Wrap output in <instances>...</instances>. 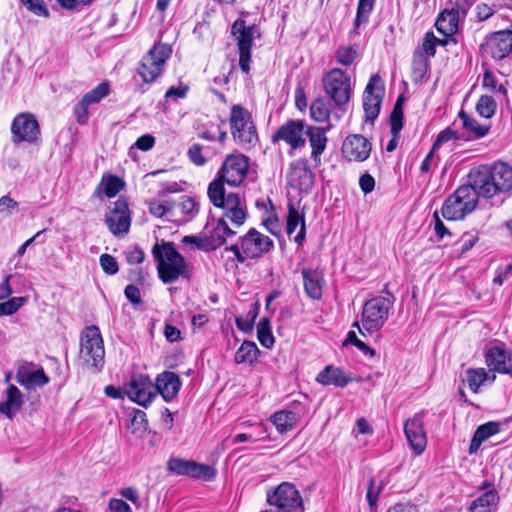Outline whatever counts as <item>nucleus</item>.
<instances>
[{
	"instance_id": "864d4df0",
	"label": "nucleus",
	"mask_w": 512,
	"mask_h": 512,
	"mask_svg": "<svg viewBox=\"0 0 512 512\" xmlns=\"http://www.w3.org/2000/svg\"><path fill=\"white\" fill-rule=\"evenodd\" d=\"M461 137L458 135L457 131L446 128L442 130L436 137L433 145L432 150H438L444 143L450 141V140H459Z\"/></svg>"
},
{
	"instance_id": "1a4fd4ad",
	"label": "nucleus",
	"mask_w": 512,
	"mask_h": 512,
	"mask_svg": "<svg viewBox=\"0 0 512 512\" xmlns=\"http://www.w3.org/2000/svg\"><path fill=\"white\" fill-rule=\"evenodd\" d=\"M231 34L237 42L240 69L248 74L250 71L253 41L261 36L260 31L256 25L247 26L243 19H237L232 24Z\"/></svg>"
},
{
	"instance_id": "5fc2aeb1",
	"label": "nucleus",
	"mask_w": 512,
	"mask_h": 512,
	"mask_svg": "<svg viewBox=\"0 0 512 512\" xmlns=\"http://www.w3.org/2000/svg\"><path fill=\"white\" fill-rule=\"evenodd\" d=\"M6 394H7L6 401H8L17 410L20 411L24 404V400H23V395H22L21 391L19 390V388L16 387L15 385L11 384L7 387Z\"/></svg>"
},
{
	"instance_id": "9d476101",
	"label": "nucleus",
	"mask_w": 512,
	"mask_h": 512,
	"mask_svg": "<svg viewBox=\"0 0 512 512\" xmlns=\"http://www.w3.org/2000/svg\"><path fill=\"white\" fill-rule=\"evenodd\" d=\"M172 47L165 43H155L142 58L138 73L142 80L151 83L162 73L166 61L171 57Z\"/></svg>"
},
{
	"instance_id": "8fccbe9b",
	"label": "nucleus",
	"mask_w": 512,
	"mask_h": 512,
	"mask_svg": "<svg viewBox=\"0 0 512 512\" xmlns=\"http://www.w3.org/2000/svg\"><path fill=\"white\" fill-rule=\"evenodd\" d=\"M385 92L384 81L378 74H374L370 77L368 84L364 90L366 96H381Z\"/></svg>"
},
{
	"instance_id": "f8f14e48",
	"label": "nucleus",
	"mask_w": 512,
	"mask_h": 512,
	"mask_svg": "<svg viewBox=\"0 0 512 512\" xmlns=\"http://www.w3.org/2000/svg\"><path fill=\"white\" fill-rule=\"evenodd\" d=\"M169 472L178 476H187L193 479H202L204 481H212L216 477L214 467L198 463L194 460H186L183 458L171 457L167 462Z\"/></svg>"
},
{
	"instance_id": "cd10ccee",
	"label": "nucleus",
	"mask_w": 512,
	"mask_h": 512,
	"mask_svg": "<svg viewBox=\"0 0 512 512\" xmlns=\"http://www.w3.org/2000/svg\"><path fill=\"white\" fill-rule=\"evenodd\" d=\"M329 126L327 128L319 126H306L305 135L309 139L311 146V158L315 162H320L321 155L326 149L328 138L326 136Z\"/></svg>"
},
{
	"instance_id": "603ef678",
	"label": "nucleus",
	"mask_w": 512,
	"mask_h": 512,
	"mask_svg": "<svg viewBox=\"0 0 512 512\" xmlns=\"http://www.w3.org/2000/svg\"><path fill=\"white\" fill-rule=\"evenodd\" d=\"M30 12L37 16L48 17L49 11L42 0H19Z\"/></svg>"
},
{
	"instance_id": "a211bd4d",
	"label": "nucleus",
	"mask_w": 512,
	"mask_h": 512,
	"mask_svg": "<svg viewBox=\"0 0 512 512\" xmlns=\"http://www.w3.org/2000/svg\"><path fill=\"white\" fill-rule=\"evenodd\" d=\"M286 179L291 188L305 193L310 192L315 184V174L307 165V160L292 162Z\"/></svg>"
},
{
	"instance_id": "680f3d73",
	"label": "nucleus",
	"mask_w": 512,
	"mask_h": 512,
	"mask_svg": "<svg viewBox=\"0 0 512 512\" xmlns=\"http://www.w3.org/2000/svg\"><path fill=\"white\" fill-rule=\"evenodd\" d=\"M125 258L130 265L140 264L145 259V253L138 245L124 252Z\"/></svg>"
},
{
	"instance_id": "20e7f679",
	"label": "nucleus",
	"mask_w": 512,
	"mask_h": 512,
	"mask_svg": "<svg viewBox=\"0 0 512 512\" xmlns=\"http://www.w3.org/2000/svg\"><path fill=\"white\" fill-rule=\"evenodd\" d=\"M384 291L387 293V297L377 296L365 302L361 318L362 328L357 321L352 325L363 336H366V333L372 334L379 331L388 319L395 297L387 290V286H385Z\"/></svg>"
},
{
	"instance_id": "3c124183",
	"label": "nucleus",
	"mask_w": 512,
	"mask_h": 512,
	"mask_svg": "<svg viewBox=\"0 0 512 512\" xmlns=\"http://www.w3.org/2000/svg\"><path fill=\"white\" fill-rule=\"evenodd\" d=\"M205 236L206 252L214 251L225 244V239L222 236L221 231L218 230V224L208 235Z\"/></svg>"
},
{
	"instance_id": "6e6d98bb",
	"label": "nucleus",
	"mask_w": 512,
	"mask_h": 512,
	"mask_svg": "<svg viewBox=\"0 0 512 512\" xmlns=\"http://www.w3.org/2000/svg\"><path fill=\"white\" fill-rule=\"evenodd\" d=\"M99 261L101 268L106 274L115 275L118 272V262L112 255L106 253L102 254Z\"/></svg>"
},
{
	"instance_id": "4c0bfd02",
	"label": "nucleus",
	"mask_w": 512,
	"mask_h": 512,
	"mask_svg": "<svg viewBox=\"0 0 512 512\" xmlns=\"http://www.w3.org/2000/svg\"><path fill=\"white\" fill-rule=\"evenodd\" d=\"M101 99L102 98H81V100L75 104L73 114L79 125L87 124L89 120V106L99 103Z\"/></svg>"
},
{
	"instance_id": "e433bc0d",
	"label": "nucleus",
	"mask_w": 512,
	"mask_h": 512,
	"mask_svg": "<svg viewBox=\"0 0 512 512\" xmlns=\"http://www.w3.org/2000/svg\"><path fill=\"white\" fill-rule=\"evenodd\" d=\"M408 98H397L389 116L391 134L401 133L404 127V105Z\"/></svg>"
},
{
	"instance_id": "0e129e2a",
	"label": "nucleus",
	"mask_w": 512,
	"mask_h": 512,
	"mask_svg": "<svg viewBox=\"0 0 512 512\" xmlns=\"http://www.w3.org/2000/svg\"><path fill=\"white\" fill-rule=\"evenodd\" d=\"M124 295L127 298V300L135 306L142 303L140 290L137 285H127L124 289Z\"/></svg>"
},
{
	"instance_id": "bb28decb",
	"label": "nucleus",
	"mask_w": 512,
	"mask_h": 512,
	"mask_svg": "<svg viewBox=\"0 0 512 512\" xmlns=\"http://www.w3.org/2000/svg\"><path fill=\"white\" fill-rule=\"evenodd\" d=\"M353 378L348 375L342 368L334 365H327L316 376V381L322 385L344 388Z\"/></svg>"
},
{
	"instance_id": "bf43d9fd",
	"label": "nucleus",
	"mask_w": 512,
	"mask_h": 512,
	"mask_svg": "<svg viewBox=\"0 0 512 512\" xmlns=\"http://www.w3.org/2000/svg\"><path fill=\"white\" fill-rule=\"evenodd\" d=\"M439 43V39L435 37L433 32L426 33L423 43H422V52L425 56L430 57L434 56L436 51V46Z\"/></svg>"
},
{
	"instance_id": "09e8293b",
	"label": "nucleus",
	"mask_w": 512,
	"mask_h": 512,
	"mask_svg": "<svg viewBox=\"0 0 512 512\" xmlns=\"http://www.w3.org/2000/svg\"><path fill=\"white\" fill-rule=\"evenodd\" d=\"M27 301L25 297H13L0 303V317L16 313Z\"/></svg>"
},
{
	"instance_id": "7c9ffc66",
	"label": "nucleus",
	"mask_w": 512,
	"mask_h": 512,
	"mask_svg": "<svg viewBox=\"0 0 512 512\" xmlns=\"http://www.w3.org/2000/svg\"><path fill=\"white\" fill-rule=\"evenodd\" d=\"M500 497L495 488L487 490L482 495L474 499L469 507L470 512H491L496 509Z\"/></svg>"
},
{
	"instance_id": "ea45409f",
	"label": "nucleus",
	"mask_w": 512,
	"mask_h": 512,
	"mask_svg": "<svg viewBox=\"0 0 512 512\" xmlns=\"http://www.w3.org/2000/svg\"><path fill=\"white\" fill-rule=\"evenodd\" d=\"M257 338L260 344L265 348H272L275 338L272 334L270 319L263 317L257 324Z\"/></svg>"
},
{
	"instance_id": "58836bf2",
	"label": "nucleus",
	"mask_w": 512,
	"mask_h": 512,
	"mask_svg": "<svg viewBox=\"0 0 512 512\" xmlns=\"http://www.w3.org/2000/svg\"><path fill=\"white\" fill-rule=\"evenodd\" d=\"M428 71V58L423 52L416 51L412 61V79L415 83H421Z\"/></svg>"
},
{
	"instance_id": "f03ea898",
	"label": "nucleus",
	"mask_w": 512,
	"mask_h": 512,
	"mask_svg": "<svg viewBox=\"0 0 512 512\" xmlns=\"http://www.w3.org/2000/svg\"><path fill=\"white\" fill-rule=\"evenodd\" d=\"M467 179L479 198L491 199L512 190V167L502 161L480 164L470 169Z\"/></svg>"
},
{
	"instance_id": "4468645a",
	"label": "nucleus",
	"mask_w": 512,
	"mask_h": 512,
	"mask_svg": "<svg viewBox=\"0 0 512 512\" xmlns=\"http://www.w3.org/2000/svg\"><path fill=\"white\" fill-rule=\"evenodd\" d=\"M241 247L247 259L257 260L270 253L275 245L269 236L255 228H250L246 234L241 236Z\"/></svg>"
},
{
	"instance_id": "f704fd0d",
	"label": "nucleus",
	"mask_w": 512,
	"mask_h": 512,
	"mask_svg": "<svg viewBox=\"0 0 512 512\" xmlns=\"http://www.w3.org/2000/svg\"><path fill=\"white\" fill-rule=\"evenodd\" d=\"M260 354V350L253 341L245 340L236 351L234 355V362L236 364H248L253 366Z\"/></svg>"
},
{
	"instance_id": "f3484780",
	"label": "nucleus",
	"mask_w": 512,
	"mask_h": 512,
	"mask_svg": "<svg viewBox=\"0 0 512 512\" xmlns=\"http://www.w3.org/2000/svg\"><path fill=\"white\" fill-rule=\"evenodd\" d=\"M105 223L115 236L128 233L131 217L128 203L124 198H119L113 203V208L105 217Z\"/></svg>"
},
{
	"instance_id": "4be33fe9",
	"label": "nucleus",
	"mask_w": 512,
	"mask_h": 512,
	"mask_svg": "<svg viewBox=\"0 0 512 512\" xmlns=\"http://www.w3.org/2000/svg\"><path fill=\"white\" fill-rule=\"evenodd\" d=\"M371 143L360 134H352L345 138L342 144V155L349 161L363 162L370 156Z\"/></svg>"
},
{
	"instance_id": "13d9d810",
	"label": "nucleus",
	"mask_w": 512,
	"mask_h": 512,
	"mask_svg": "<svg viewBox=\"0 0 512 512\" xmlns=\"http://www.w3.org/2000/svg\"><path fill=\"white\" fill-rule=\"evenodd\" d=\"M174 202H167L160 204L155 201L149 203V212L151 215L162 218L164 215L169 214L173 210Z\"/></svg>"
},
{
	"instance_id": "7ed1b4c3",
	"label": "nucleus",
	"mask_w": 512,
	"mask_h": 512,
	"mask_svg": "<svg viewBox=\"0 0 512 512\" xmlns=\"http://www.w3.org/2000/svg\"><path fill=\"white\" fill-rule=\"evenodd\" d=\"M151 252L156 262L158 277L164 284L174 283L179 278L190 279L189 265L176 250L173 242L157 241Z\"/></svg>"
},
{
	"instance_id": "c9c22d12",
	"label": "nucleus",
	"mask_w": 512,
	"mask_h": 512,
	"mask_svg": "<svg viewBox=\"0 0 512 512\" xmlns=\"http://www.w3.org/2000/svg\"><path fill=\"white\" fill-rule=\"evenodd\" d=\"M505 84L506 81H501L493 73L486 71L482 79L483 94L481 96H492L493 94L506 95Z\"/></svg>"
},
{
	"instance_id": "473e14b6",
	"label": "nucleus",
	"mask_w": 512,
	"mask_h": 512,
	"mask_svg": "<svg viewBox=\"0 0 512 512\" xmlns=\"http://www.w3.org/2000/svg\"><path fill=\"white\" fill-rule=\"evenodd\" d=\"M459 118L462 120L463 128L469 133L464 140H477L485 137L490 130V126L481 125L477 120L469 117V115L461 110L458 114Z\"/></svg>"
},
{
	"instance_id": "f257e3e1",
	"label": "nucleus",
	"mask_w": 512,
	"mask_h": 512,
	"mask_svg": "<svg viewBox=\"0 0 512 512\" xmlns=\"http://www.w3.org/2000/svg\"><path fill=\"white\" fill-rule=\"evenodd\" d=\"M249 157L244 154H230L222 163L216 178L209 184L207 195L210 202L225 211L234 226L240 227L247 218L245 200L239 193H226L224 184L239 186L247 177Z\"/></svg>"
},
{
	"instance_id": "49530a36",
	"label": "nucleus",
	"mask_w": 512,
	"mask_h": 512,
	"mask_svg": "<svg viewBox=\"0 0 512 512\" xmlns=\"http://www.w3.org/2000/svg\"><path fill=\"white\" fill-rule=\"evenodd\" d=\"M335 57L339 64L349 66L357 59L358 51L355 46L341 45L337 48Z\"/></svg>"
},
{
	"instance_id": "9b49d317",
	"label": "nucleus",
	"mask_w": 512,
	"mask_h": 512,
	"mask_svg": "<svg viewBox=\"0 0 512 512\" xmlns=\"http://www.w3.org/2000/svg\"><path fill=\"white\" fill-rule=\"evenodd\" d=\"M305 130L304 120L289 119L271 135V143L276 145L284 142L289 146V154L291 155L293 151L305 146Z\"/></svg>"
},
{
	"instance_id": "0eeeda50",
	"label": "nucleus",
	"mask_w": 512,
	"mask_h": 512,
	"mask_svg": "<svg viewBox=\"0 0 512 512\" xmlns=\"http://www.w3.org/2000/svg\"><path fill=\"white\" fill-rule=\"evenodd\" d=\"M230 129L235 143L247 150L254 147L258 142L256 127L252 121L249 111L240 106L234 105L230 114Z\"/></svg>"
},
{
	"instance_id": "6ab92c4d",
	"label": "nucleus",
	"mask_w": 512,
	"mask_h": 512,
	"mask_svg": "<svg viewBox=\"0 0 512 512\" xmlns=\"http://www.w3.org/2000/svg\"><path fill=\"white\" fill-rule=\"evenodd\" d=\"M481 50L493 59H504L512 51L511 33L507 30H501L490 34L481 45Z\"/></svg>"
},
{
	"instance_id": "393cba45",
	"label": "nucleus",
	"mask_w": 512,
	"mask_h": 512,
	"mask_svg": "<svg viewBox=\"0 0 512 512\" xmlns=\"http://www.w3.org/2000/svg\"><path fill=\"white\" fill-rule=\"evenodd\" d=\"M301 274L306 295L313 300H320L325 286L323 272L319 269L303 268Z\"/></svg>"
},
{
	"instance_id": "a19ab883",
	"label": "nucleus",
	"mask_w": 512,
	"mask_h": 512,
	"mask_svg": "<svg viewBox=\"0 0 512 512\" xmlns=\"http://www.w3.org/2000/svg\"><path fill=\"white\" fill-rule=\"evenodd\" d=\"M382 106V98H364V120L367 123L374 124L378 118Z\"/></svg>"
},
{
	"instance_id": "ddd939ff",
	"label": "nucleus",
	"mask_w": 512,
	"mask_h": 512,
	"mask_svg": "<svg viewBox=\"0 0 512 512\" xmlns=\"http://www.w3.org/2000/svg\"><path fill=\"white\" fill-rule=\"evenodd\" d=\"M125 394L138 405L147 408L157 396L155 383L148 375H134L130 379Z\"/></svg>"
},
{
	"instance_id": "c756f323",
	"label": "nucleus",
	"mask_w": 512,
	"mask_h": 512,
	"mask_svg": "<svg viewBox=\"0 0 512 512\" xmlns=\"http://www.w3.org/2000/svg\"><path fill=\"white\" fill-rule=\"evenodd\" d=\"M459 11L455 9L444 10L438 16L435 26L444 36H451L458 30Z\"/></svg>"
},
{
	"instance_id": "37998d69",
	"label": "nucleus",
	"mask_w": 512,
	"mask_h": 512,
	"mask_svg": "<svg viewBox=\"0 0 512 512\" xmlns=\"http://www.w3.org/2000/svg\"><path fill=\"white\" fill-rule=\"evenodd\" d=\"M466 378L463 380L467 383L470 390L477 393L480 386L486 381L487 373L483 368L474 369L469 368L465 372Z\"/></svg>"
},
{
	"instance_id": "2f4dec72",
	"label": "nucleus",
	"mask_w": 512,
	"mask_h": 512,
	"mask_svg": "<svg viewBox=\"0 0 512 512\" xmlns=\"http://www.w3.org/2000/svg\"><path fill=\"white\" fill-rule=\"evenodd\" d=\"M500 430V425L497 422H487L485 424L480 425L471 439L469 446V453H476L480 448L481 444L487 440L489 437L497 434Z\"/></svg>"
},
{
	"instance_id": "c03bdc74",
	"label": "nucleus",
	"mask_w": 512,
	"mask_h": 512,
	"mask_svg": "<svg viewBox=\"0 0 512 512\" xmlns=\"http://www.w3.org/2000/svg\"><path fill=\"white\" fill-rule=\"evenodd\" d=\"M178 206L183 215V222L191 221L199 212L198 203L196 202L195 198L190 196H182Z\"/></svg>"
},
{
	"instance_id": "052dcab7",
	"label": "nucleus",
	"mask_w": 512,
	"mask_h": 512,
	"mask_svg": "<svg viewBox=\"0 0 512 512\" xmlns=\"http://www.w3.org/2000/svg\"><path fill=\"white\" fill-rule=\"evenodd\" d=\"M205 148L206 147L195 143L188 150L189 159L197 166H202L207 161L206 157L202 154Z\"/></svg>"
},
{
	"instance_id": "b1692460",
	"label": "nucleus",
	"mask_w": 512,
	"mask_h": 512,
	"mask_svg": "<svg viewBox=\"0 0 512 512\" xmlns=\"http://www.w3.org/2000/svg\"><path fill=\"white\" fill-rule=\"evenodd\" d=\"M487 366L498 373L512 376V352L506 349L493 346L488 349L485 355Z\"/></svg>"
},
{
	"instance_id": "412c9836",
	"label": "nucleus",
	"mask_w": 512,
	"mask_h": 512,
	"mask_svg": "<svg viewBox=\"0 0 512 512\" xmlns=\"http://www.w3.org/2000/svg\"><path fill=\"white\" fill-rule=\"evenodd\" d=\"M323 85L328 96H351L353 93L350 76L339 68L330 70L323 77Z\"/></svg>"
},
{
	"instance_id": "39448f33",
	"label": "nucleus",
	"mask_w": 512,
	"mask_h": 512,
	"mask_svg": "<svg viewBox=\"0 0 512 512\" xmlns=\"http://www.w3.org/2000/svg\"><path fill=\"white\" fill-rule=\"evenodd\" d=\"M478 203L479 196L467 182L445 199L441 213L448 221L463 220L476 209Z\"/></svg>"
},
{
	"instance_id": "e2e57ef3",
	"label": "nucleus",
	"mask_w": 512,
	"mask_h": 512,
	"mask_svg": "<svg viewBox=\"0 0 512 512\" xmlns=\"http://www.w3.org/2000/svg\"><path fill=\"white\" fill-rule=\"evenodd\" d=\"M382 487H383V483H381L378 488H375V480L373 477L370 478L367 493H366V499H367L368 504L371 507L376 505L378 496H379V493H380Z\"/></svg>"
},
{
	"instance_id": "72a5a7b5",
	"label": "nucleus",
	"mask_w": 512,
	"mask_h": 512,
	"mask_svg": "<svg viewBox=\"0 0 512 512\" xmlns=\"http://www.w3.org/2000/svg\"><path fill=\"white\" fill-rule=\"evenodd\" d=\"M125 187V181L117 175H103L101 182L95 190V194L104 193L107 197H115Z\"/></svg>"
},
{
	"instance_id": "79ce46f5",
	"label": "nucleus",
	"mask_w": 512,
	"mask_h": 512,
	"mask_svg": "<svg viewBox=\"0 0 512 512\" xmlns=\"http://www.w3.org/2000/svg\"><path fill=\"white\" fill-rule=\"evenodd\" d=\"M302 223H306L305 214L300 213L292 202L288 203V214L286 219V233L291 236L296 228Z\"/></svg>"
},
{
	"instance_id": "4d7b16f0",
	"label": "nucleus",
	"mask_w": 512,
	"mask_h": 512,
	"mask_svg": "<svg viewBox=\"0 0 512 512\" xmlns=\"http://www.w3.org/2000/svg\"><path fill=\"white\" fill-rule=\"evenodd\" d=\"M132 426L134 427L133 433L137 431L146 432L149 429L148 419L146 413L142 410L136 409L132 418Z\"/></svg>"
},
{
	"instance_id": "774afa93",
	"label": "nucleus",
	"mask_w": 512,
	"mask_h": 512,
	"mask_svg": "<svg viewBox=\"0 0 512 512\" xmlns=\"http://www.w3.org/2000/svg\"><path fill=\"white\" fill-rule=\"evenodd\" d=\"M463 244L461 247V254H465L466 252L470 251L474 245L478 242L479 236L478 232H475L472 234L471 232H465L462 235Z\"/></svg>"
},
{
	"instance_id": "6e6552de",
	"label": "nucleus",
	"mask_w": 512,
	"mask_h": 512,
	"mask_svg": "<svg viewBox=\"0 0 512 512\" xmlns=\"http://www.w3.org/2000/svg\"><path fill=\"white\" fill-rule=\"evenodd\" d=\"M266 497L273 512H304L302 496L290 482H282L269 489Z\"/></svg>"
},
{
	"instance_id": "c85d7f7f",
	"label": "nucleus",
	"mask_w": 512,
	"mask_h": 512,
	"mask_svg": "<svg viewBox=\"0 0 512 512\" xmlns=\"http://www.w3.org/2000/svg\"><path fill=\"white\" fill-rule=\"evenodd\" d=\"M301 416L291 410H281L275 412L270 421L276 427V430L280 434H285L294 429L299 423Z\"/></svg>"
},
{
	"instance_id": "dca6fc26",
	"label": "nucleus",
	"mask_w": 512,
	"mask_h": 512,
	"mask_svg": "<svg viewBox=\"0 0 512 512\" xmlns=\"http://www.w3.org/2000/svg\"><path fill=\"white\" fill-rule=\"evenodd\" d=\"M15 379L17 383L27 390H33L37 387L41 388L50 381L43 367L38 366L34 362L27 361L22 362L17 367Z\"/></svg>"
},
{
	"instance_id": "5701e85b",
	"label": "nucleus",
	"mask_w": 512,
	"mask_h": 512,
	"mask_svg": "<svg viewBox=\"0 0 512 512\" xmlns=\"http://www.w3.org/2000/svg\"><path fill=\"white\" fill-rule=\"evenodd\" d=\"M181 386L182 380L179 375L171 371H164L158 374L155 379L157 395L160 394L165 402L175 399Z\"/></svg>"
},
{
	"instance_id": "338daca9",
	"label": "nucleus",
	"mask_w": 512,
	"mask_h": 512,
	"mask_svg": "<svg viewBox=\"0 0 512 512\" xmlns=\"http://www.w3.org/2000/svg\"><path fill=\"white\" fill-rule=\"evenodd\" d=\"M154 144H155V138L150 134H145L136 140V142L131 147V149L137 148L142 151H149L150 149L153 148Z\"/></svg>"
},
{
	"instance_id": "a878e982",
	"label": "nucleus",
	"mask_w": 512,
	"mask_h": 512,
	"mask_svg": "<svg viewBox=\"0 0 512 512\" xmlns=\"http://www.w3.org/2000/svg\"><path fill=\"white\" fill-rule=\"evenodd\" d=\"M350 98H315L310 104V115L317 122L329 120L335 106L346 104Z\"/></svg>"
},
{
	"instance_id": "a18cd8bd",
	"label": "nucleus",
	"mask_w": 512,
	"mask_h": 512,
	"mask_svg": "<svg viewBox=\"0 0 512 512\" xmlns=\"http://www.w3.org/2000/svg\"><path fill=\"white\" fill-rule=\"evenodd\" d=\"M375 0H359L358 1V7H357V13L356 18L354 21V29L353 33H357V28L363 24L366 23L369 19L370 13L373 10Z\"/></svg>"
},
{
	"instance_id": "aec40b11",
	"label": "nucleus",
	"mask_w": 512,
	"mask_h": 512,
	"mask_svg": "<svg viewBox=\"0 0 512 512\" xmlns=\"http://www.w3.org/2000/svg\"><path fill=\"white\" fill-rule=\"evenodd\" d=\"M424 412L416 413L404 425V432L415 454L420 455L426 448L427 437L424 430Z\"/></svg>"
},
{
	"instance_id": "69168bd1",
	"label": "nucleus",
	"mask_w": 512,
	"mask_h": 512,
	"mask_svg": "<svg viewBox=\"0 0 512 512\" xmlns=\"http://www.w3.org/2000/svg\"><path fill=\"white\" fill-rule=\"evenodd\" d=\"M434 219V231L438 238V240H443L445 236H452V233L450 230L444 225L442 220L439 218L438 212H434L433 214Z\"/></svg>"
},
{
	"instance_id": "423d86ee",
	"label": "nucleus",
	"mask_w": 512,
	"mask_h": 512,
	"mask_svg": "<svg viewBox=\"0 0 512 512\" xmlns=\"http://www.w3.org/2000/svg\"><path fill=\"white\" fill-rule=\"evenodd\" d=\"M80 355L93 373H99L104 367L105 350L101 332L95 325L85 328L80 343Z\"/></svg>"
},
{
	"instance_id": "2eb2a0df",
	"label": "nucleus",
	"mask_w": 512,
	"mask_h": 512,
	"mask_svg": "<svg viewBox=\"0 0 512 512\" xmlns=\"http://www.w3.org/2000/svg\"><path fill=\"white\" fill-rule=\"evenodd\" d=\"M11 132L14 144L21 142L35 143L40 135V127L34 115L21 113L13 119Z\"/></svg>"
},
{
	"instance_id": "de8ad7c7",
	"label": "nucleus",
	"mask_w": 512,
	"mask_h": 512,
	"mask_svg": "<svg viewBox=\"0 0 512 512\" xmlns=\"http://www.w3.org/2000/svg\"><path fill=\"white\" fill-rule=\"evenodd\" d=\"M497 104L494 98H479L476 104V111L481 117L491 118L494 116Z\"/></svg>"
}]
</instances>
